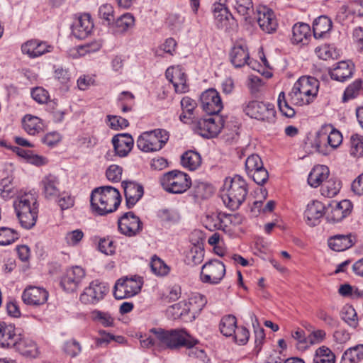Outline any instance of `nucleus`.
<instances>
[{
	"label": "nucleus",
	"instance_id": "nucleus-10",
	"mask_svg": "<svg viewBox=\"0 0 363 363\" xmlns=\"http://www.w3.org/2000/svg\"><path fill=\"white\" fill-rule=\"evenodd\" d=\"M225 272V266L221 261L211 259L202 266L200 279L205 284H218L223 279Z\"/></svg>",
	"mask_w": 363,
	"mask_h": 363
},
{
	"label": "nucleus",
	"instance_id": "nucleus-62",
	"mask_svg": "<svg viewBox=\"0 0 363 363\" xmlns=\"http://www.w3.org/2000/svg\"><path fill=\"white\" fill-rule=\"evenodd\" d=\"M204 255L203 249L199 246H194L191 247L188 258L194 264H200Z\"/></svg>",
	"mask_w": 363,
	"mask_h": 363
},
{
	"label": "nucleus",
	"instance_id": "nucleus-30",
	"mask_svg": "<svg viewBox=\"0 0 363 363\" xmlns=\"http://www.w3.org/2000/svg\"><path fill=\"white\" fill-rule=\"evenodd\" d=\"M329 174V168L327 166H315L308 175V183L311 186L316 188L328 179Z\"/></svg>",
	"mask_w": 363,
	"mask_h": 363
},
{
	"label": "nucleus",
	"instance_id": "nucleus-45",
	"mask_svg": "<svg viewBox=\"0 0 363 363\" xmlns=\"http://www.w3.org/2000/svg\"><path fill=\"white\" fill-rule=\"evenodd\" d=\"M289 98L287 99L284 91H281L278 96L277 105L280 112L287 118H292L295 116V110L289 104Z\"/></svg>",
	"mask_w": 363,
	"mask_h": 363
},
{
	"label": "nucleus",
	"instance_id": "nucleus-35",
	"mask_svg": "<svg viewBox=\"0 0 363 363\" xmlns=\"http://www.w3.org/2000/svg\"><path fill=\"white\" fill-rule=\"evenodd\" d=\"M182 166L191 171L196 170L201 164V157L196 151L189 150L181 157Z\"/></svg>",
	"mask_w": 363,
	"mask_h": 363
},
{
	"label": "nucleus",
	"instance_id": "nucleus-61",
	"mask_svg": "<svg viewBox=\"0 0 363 363\" xmlns=\"http://www.w3.org/2000/svg\"><path fill=\"white\" fill-rule=\"evenodd\" d=\"M108 120L110 122L111 128L118 130L123 129L128 126L129 123L127 119L117 116H107Z\"/></svg>",
	"mask_w": 363,
	"mask_h": 363
},
{
	"label": "nucleus",
	"instance_id": "nucleus-17",
	"mask_svg": "<svg viewBox=\"0 0 363 363\" xmlns=\"http://www.w3.org/2000/svg\"><path fill=\"white\" fill-rule=\"evenodd\" d=\"M21 335L13 325L0 322V347L15 348Z\"/></svg>",
	"mask_w": 363,
	"mask_h": 363
},
{
	"label": "nucleus",
	"instance_id": "nucleus-21",
	"mask_svg": "<svg viewBox=\"0 0 363 363\" xmlns=\"http://www.w3.org/2000/svg\"><path fill=\"white\" fill-rule=\"evenodd\" d=\"M94 24L89 14L79 16L72 26V33L78 39H84L91 34Z\"/></svg>",
	"mask_w": 363,
	"mask_h": 363
},
{
	"label": "nucleus",
	"instance_id": "nucleus-11",
	"mask_svg": "<svg viewBox=\"0 0 363 363\" xmlns=\"http://www.w3.org/2000/svg\"><path fill=\"white\" fill-rule=\"evenodd\" d=\"M108 291L109 288L106 283L95 280L84 289L79 299L84 304H96L104 299Z\"/></svg>",
	"mask_w": 363,
	"mask_h": 363
},
{
	"label": "nucleus",
	"instance_id": "nucleus-52",
	"mask_svg": "<svg viewBox=\"0 0 363 363\" xmlns=\"http://www.w3.org/2000/svg\"><path fill=\"white\" fill-rule=\"evenodd\" d=\"M350 154L354 157L363 155V140L358 134L352 135L350 139Z\"/></svg>",
	"mask_w": 363,
	"mask_h": 363
},
{
	"label": "nucleus",
	"instance_id": "nucleus-37",
	"mask_svg": "<svg viewBox=\"0 0 363 363\" xmlns=\"http://www.w3.org/2000/svg\"><path fill=\"white\" fill-rule=\"evenodd\" d=\"M363 359V345L359 344L346 350L340 363H359Z\"/></svg>",
	"mask_w": 363,
	"mask_h": 363
},
{
	"label": "nucleus",
	"instance_id": "nucleus-16",
	"mask_svg": "<svg viewBox=\"0 0 363 363\" xmlns=\"http://www.w3.org/2000/svg\"><path fill=\"white\" fill-rule=\"evenodd\" d=\"M253 17L254 22L256 21L265 33H272L277 30L278 24L272 10L265 6L258 7Z\"/></svg>",
	"mask_w": 363,
	"mask_h": 363
},
{
	"label": "nucleus",
	"instance_id": "nucleus-13",
	"mask_svg": "<svg viewBox=\"0 0 363 363\" xmlns=\"http://www.w3.org/2000/svg\"><path fill=\"white\" fill-rule=\"evenodd\" d=\"M201 104L203 110L210 116H219L223 108L218 92L213 89L203 91L201 95Z\"/></svg>",
	"mask_w": 363,
	"mask_h": 363
},
{
	"label": "nucleus",
	"instance_id": "nucleus-29",
	"mask_svg": "<svg viewBox=\"0 0 363 363\" xmlns=\"http://www.w3.org/2000/svg\"><path fill=\"white\" fill-rule=\"evenodd\" d=\"M233 6L237 12L243 17L249 24L254 23L255 15L252 0H234Z\"/></svg>",
	"mask_w": 363,
	"mask_h": 363
},
{
	"label": "nucleus",
	"instance_id": "nucleus-54",
	"mask_svg": "<svg viewBox=\"0 0 363 363\" xmlns=\"http://www.w3.org/2000/svg\"><path fill=\"white\" fill-rule=\"evenodd\" d=\"M340 189L339 182L330 179L327 181L321 189V193L327 197H333L337 194Z\"/></svg>",
	"mask_w": 363,
	"mask_h": 363
},
{
	"label": "nucleus",
	"instance_id": "nucleus-25",
	"mask_svg": "<svg viewBox=\"0 0 363 363\" xmlns=\"http://www.w3.org/2000/svg\"><path fill=\"white\" fill-rule=\"evenodd\" d=\"M52 47L46 42L38 40H30L21 46L22 52L30 57H37L46 52H51Z\"/></svg>",
	"mask_w": 363,
	"mask_h": 363
},
{
	"label": "nucleus",
	"instance_id": "nucleus-58",
	"mask_svg": "<svg viewBox=\"0 0 363 363\" xmlns=\"http://www.w3.org/2000/svg\"><path fill=\"white\" fill-rule=\"evenodd\" d=\"M99 16L109 25L114 20L113 6L108 4L101 5L99 9Z\"/></svg>",
	"mask_w": 363,
	"mask_h": 363
},
{
	"label": "nucleus",
	"instance_id": "nucleus-22",
	"mask_svg": "<svg viewBox=\"0 0 363 363\" xmlns=\"http://www.w3.org/2000/svg\"><path fill=\"white\" fill-rule=\"evenodd\" d=\"M326 207L318 201H313L307 205L304 217L307 225L313 227L319 224L320 218L325 214Z\"/></svg>",
	"mask_w": 363,
	"mask_h": 363
},
{
	"label": "nucleus",
	"instance_id": "nucleus-57",
	"mask_svg": "<svg viewBox=\"0 0 363 363\" xmlns=\"http://www.w3.org/2000/svg\"><path fill=\"white\" fill-rule=\"evenodd\" d=\"M84 238V233L80 229H77L72 231L67 232L65 235L66 243L69 246H75Z\"/></svg>",
	"mask_w": 363,
	"mask_h": 363
},
{
	"label": "nucleus",
	"instance_id": "nucleus-36",
	"mask_svg": "<svg viewBox=\"0 0 363 363\" xmlns=\"http://www.w3.org/2000/svg\"><path fill=\"white\" fill-rule=\"evenodd\" d=\"M191 191L194 198L198 199H206L213 194L214 189L212 185L206 182L194 181L192 184Z\"/></svg>",
	"mask_w": 363,
	"mask_h": 363
},
{
	"label": "nucleus",
	"instance_id": "nucleus-59",
	"mask_svg": "<svg viewBox=\"0 0 363 363\" xmlns=\"http://www.w3.org/2000/svg\"><path fill=\"white\" fill-rule=\"evenodd\" d=\"M361 86L362 81L359 79L354 81L352 84L347 86L344 92L342 98L343 101H347L350 99L354 98L360 90Z\"/></svg>",
	"mask_w": 363,
	"mask_h": 363
},
{
	"label": "nucleus",
	"instance_id": "nucleus-34",
	"mask_svg": "<svg viewBox=\"0 0 363 363\" xmlns=\"http://www.w3.org/2000/svg\"><path fill=\"white\" fill-rule=\"evenodd\" d=\"M16 344L15 349L23 356L35 358L38 355V350L34 341L24 339L21 335L20 340Z\"/></svg>",
	"mask_w": 363,
	"mask_h": 363
},
{
	"label": "nucleus",
	"instance_id": "nucleus-32",
	"mask_svg": "<svg viewBox=\"0 0 363 363\" xmlns=\"http://www.w3.org/2000/svg\"><path fill=\"white\" fill-rule=\"evenodd\" d=\"M333 26L330 18L326 16H320L313 23V35L315 38H321L328 33Z\"/></svg>",
	"mask_w": 363,
	"mask_h": 363
},
{
	"label": "nucleus",
	"instance_id": "nucleus-26",
	"mask_svg": "<svg viewBox=\"0 0 363 363\" xmlns=\"http://www.w3.org/2000/svg\"><path fill=\"white\" fill-rule=\"evenodd\" d=\"M115 152L119 157H125L133 146V139L128 133L118 134L112 138Z\"/></svg>",
	"mask_w": 363,
	"mask_h": 363
},
{
	"label": "nucleus",
	"instance_id": "nucleus-9",
	"mask_svg": "<svg viewBox=\"0 0 363 363\" xmlns=\"http://www.w3.org/2000/svg\"><path fill=\"white\" fill-rule=\"evenodd\" d=\"M243 111L252 118L269 123H274L275 121L274 106L269 103L252 101L243 106Z\"/></svg>",
	"mask_w": 363,
	"mask_h": 363
},
{
	"label": "nucleus",
	"instance_id": "nucleus-33",
	"mask_svg": "<svg viewBox=\"0 0 363 363\" xmlns=\"http://www.w3.org/2000/svg\"><path fill=\"white\" fill-rule=\"evenodd\" d=\"M23 126L25 131L31 135H35L43 130V124L40 118L30 115L23 117Z\"/></svg>",
	"mask_w": 363,
	"mask_h": 363
},
{
	"label": "nucleus",
	"instance_id": "nucleus-42",
	"mask_svg": "<svg viewBox=\"0 0 363 363\" xmlns=\"http://www.w3.org/2000/svg\"><path fill=\"white\" fill-rule=\"evenodd\" d=\"M122 282L131 297L140 291L143 285V281L140 277H125L122 279Z\"/></svg>",
	"mask_w": 363,
	"mask_h": 363
},
{
	"label": "nucleus",
	"instance_id": "nucleus-48",
	"mask_svg": "<svg viewBox=\"0 0 363 363\" xmlns=\"http://www.w3.org/2000/svg\"><path fill=\"white\" fill-rule=\"evenodd\" d=\"M249 317L252 320V323L254 328L255 333V342L256 347H259L265 337L264 330L259 327L258 319L254 313L250 312Z\"/></svg>",
	"mask_w": 363,
	"mask_h": 363
},
{
	"label": "nucleus",
	"instance_id": "nucleus-18",
	"mask_svg": "<svg viewBox=\"0 0 363 363\" xmlns=\"http://www.w3.org/2000/svg\"><path fill=\"white\" fill-rule=\"evenodd\" d=\"M165 77L173 84L177 93L188 91L186 74L179 66L168 67L165 72Z\"/></svg>",
	"mask_w": 363,
	"mask_h": 363
},
{
	"label": "nucleus",
	"instance_id": "nucleus-43",
	"mask_svg": "<svg viewBox=\"0 0 363 363\" xmlns=\"http://www.w3.org/2000/svg\"><path fill=\"white\" fill-rule=\"evenodd\" d=\"M206 303L207 299L205 296L201 294H195L189 298L187 304H189L192 311L191 313H193L196 318L206 306Z\"/></svg>",
	"mask_w": 363,
	"mask_h": 363
},
{
	"label": "nucleus",
	"instance_id": "nucleus-24",
	"mask_svg": "<svg viewBox=\"0 0 363 363\" xmlns=\"http://www.w3.org/2000/svg\"><path fill=\"white\" fill-rule=\"evenodd\" d=\"M167 315L172 319H182L185 322H191L195 316L191 313V308L186 301H180L169 306L167 311Z\"/></svg>",
	"mask_w": 363,
	"mask_h": 363
},
{
	"label": "nucleus",
	"instance_id": "nucleus-47",
	"mask_svg": "<svg viewBox=\"0 0 363 363\" xmlns=\"http://www.w3.org/2000/svg\"><path fill=\"white\" fill-rule=\"evenodd\" d=\"M150 267L152 272L159 276H165L169 272V267L157 255L152 257Z\"/></svg>",
	"mask_w": 363,
	"mask_h": 363
},
{
	"label": "nucleus",
	"instance_id": "nucleus-6",
	"mask_svg": "<svg viewBox=\"0 0 363 363\" xmlns=\"http://www.w3.org/2000/svg\"><path fill=\"white\" fill-rule=\"evenodd\" d=\"M193 130L205 138L216 137L224 127V119L220 116H210L208 118H194L191 121Z\"/></svg>",
	"mask_w": 363,
	"mask_h": 363
},
{
	"label": "nucleus",
	"instance_id": "nucleus-49",
	"mask_svg": "<svg viewBox=\"0 0 363 363\" xmlns=\"http://www.w3.org/2000/svg\"><path fill=\"white\" fill-rule=\"evenodd\" d=\"M18 239V233L12 228H0V245H7Z\"/></svg>",
	"mask_w": 363,
	"mask_h": 363
},
{
	"label": "nucleus",
	"instance_id": "nucleus-41",
	"mask_svg": "<svg viewBox=\"0 0 363 363\" xmlns=\"http://www.w3.org/2000/svg\"><path fill=\"white\" fill-rule=\"evenodd\" d=\"M335 355L332 350L325 346H321L315 350L313 363H335Z\"/></svg>",
	"mask_w": 363,
	"mask_h": 363
},
{
	"label": "nucleus",
	"instance_id": "nucleus-56",
	"mask_svg": "<svg viewBox=\"0 0 363 363\" xmlns=\"http://www.w3.org/2000/svg\"><path fill=\"white\" fill-rule=\"evenodd\" d=\"M251 177L254 182L259 185H264L268 180L269 174L267 170L262 166L259 169L253 171L252 173L248 174Z\"/></svg>",
	"mask_w": 363,
	"mask_h": 363
},
{
	"label": "nucleus",
	"instance_id": "nucleus-38",
	"mask_svg": "<svg viewBox=\"0 0 363 363\" xmlns=\"http://www.w3.org/2000/svg\"><path fill=\"white\" fill-rule=\"evenodd\" d=\"M292 32L293 35L291 40L293 43L296 44H306L308 41V38L311 36V28L309 26L303 23L298 25L296 24L293 27Z\"/></svg>",
	"mask_w": 363,
	"mask_h": 363
},
{
	"label": "nucleus",
	"instance_id": "nucleus-27",
	"mask_svg": "<svg viewBox=\"0 0 363 363\" xmlns=\"http://www.w3.org/2000/svg\"><path fill=\"white\" fill-rule=\"evenodd\" d=\"M357 242V237L352 234L336 235L328 240V246L334 251H344Z\"/></svg>",
	"mask_w": 363,
	"mask_h": 363
},
{
	"label": "nucleus",
	"instance_id": "nucleus-46",
	"mask_svg": "<svg viewBox=\"0 0 363 363\" xmlns=\"http://www.w3.org/2000/svg\"><path fill=\"white\" fill-rule=\"evenodd\" d=\"M135 18L131 13H127L119 17L115 24L117 31L123 33L134 26Z\"/></svg>",
	"mask_w": 363,
	"mask_h": 363
},
{
	"label": "nucleus",
	"instance_id": "nucleus-7",
	"mask_svg": "<svg viewBox=\"0 0 363 363\" xmlns=\"http://www.w3.org/2000/svg\"><path fill=\"white\" fill-rule=\"evenodd\" d=\"M169 138V132L166 130L155 129L140 135L137 140V146L146 152L159 151L167 143Z\"/></svg>",
	"mask_w": 363,
	"mask_h": 363
},
{
	"label": "nucleus",
	"instance_id": "nucleus-20",
	"mask_svg": "<svg viewBox=\"0 0 363 363\" xmlns=\"http://www.w3.org/2000/svg\"><path fill=\"white\" fill-rule=\"evenodd\" d=\"M121 185L124 189L126 206L128 208H132L143 196V187L139 184L129 181H123Z\"/></svg>",
	"mask_w": 363,
	"mask_h": 363
},
{
	"label": "nucleus",
	"instance_id": "nucleus-5",
	"mask_svg": "<svg viewBox=\"0 0 363 363\" xmlns=\"http://www.w3.org/2000/svg\"><path fill=\"white\" fill-rule=\"evenodd\" d=\"M247 186L245 181L240 175H235L230 180L227 192L222 196L224 203L230 209H238L245 200Z\"/></svg>",
	"mask_w": 363,
	"mask_h": 363
},
{
	"label": "nucleus",
	"instance_id": "nucleus-4",
	"mask_svg": "<svg viewBox=\"0 0 363 363\" xmlns=\"http://www.w3.org/2000/svg\"><path fill=\"white\" fill-rule=\"evenodd\" d=\"M13 206L21 226L26 229L32 228L38 218V206L35 196L26 193L18 197Z\"/></svg>",
	"mask_w": 363,
	"mask_h": 363
},
{
	"label": "nucleus",
	"instance_id": "nucleus-19",
	"mask_svg": "<svg viewBox=\"0 0 363 363\" xmlns=\"http://www.w3.org/2000/svg\"><path fill=\"white\" fill-rule=\"evenodd\" d=\"M230 59L235 67H242L247 65L255 69L252 61L250 58L248 48L245 44H235L230 52Z\"/></svg>",
	"mask_w": 363,
	"mask_h": 363
},
{
	"label": "nucleus",
	"instance_id": "nucleus-31",
	"mask_svg": "<svg viewBox=\"0 0 363 363\" xmlns=\"http://www.w3.org/2000/svg\"><path fill=\"white\" fill-rule=\"evenodd\" d=\"M353 65L345 61L337 63L336 66L330 72V77L339 82H344L352 75Z\"/></svg>",
	"mask_w": 363,
	"mask_h": 363
},
{
	"label": "nucleus",
	"instance_id": "nucleus-1",
	"mask_svg": "<svg viewBox=\"0 0 363 363\" xmlns=\"http://www.w3.org/2000/svg\"><path fill=\"white\" fill-rule=\"evenodd\" d=\"M90 202L94 212L104 216L118 208L121 202V196L119 191L113 186H101L92 191Z\"/></svg>",
	"mask_w": 363,
	"mask_h": 363
},
{
	"label": "nucleus",
	"instance_id": "nucleus-28",
	"mask_svg": "<svg viewBox=\"0 0 363 363\" xmlns=\"http://www.w3.org/2000/svg\"><path fill=\"white\" fill-rule=\"evenodd\" d=\"M43 194L45 199L51 200L55 199L60 195V191L58 188L59 181L56 177L49 174L45 177L43 181Z\"/></svg>",
	"mask_w": 363,
	"mask_h": 363
},
{
	"label": "nucleus",
	"instance_id": "nucleus-3",
	"mask_svg": "<svg viewBox=\"0 0 363 363\" xmlns=\"http://www.w3.org/2000/svg\"><path fill=\"white\" fill-rule=\"evenodd\" d=\"M319 82L312 77H301L294 84L288 97L291 104L302 106L310 104L317 96Z\"/></svg>",
	"mask_w": 363,
	"mask_h": 363
},
{
	"label": "nucleus",
	"instance_id": "nucleus-23",
	"mask_svg": "<svg viewBox=\"0 0 363 363\" xmlns=\"http://www.w3.org/2000/svg\"><path fill=\"white\" fill-rule=\"evenodd\" d=\"M48 298V293L43 288L28 286L23 292L22 300L27 305L39 306L44 304Z\"/></svg>",
	"mask_w": 363,
	"mask_h": 363
},
{
	"label": "nucleus",
	"instance_id": "nucleus-40",
	"mask_svg": "<svg viewBox=\"0 0 363 363\" xmlns=\"http://www.w3.org/2000/svg\"><path fill=\"white\" fill-rule=\"evenodd\" d=\"M219 328L220 333L226 336L230 337L233 335L237 328V320L235 316L233 315H225L222 318Z\"/></svg>",
	"mask_w": 363,
	"mask_h": 363
},
{
	"label": "nucleus",
	"instance_id": "nucleus-44",
	"mask_svg": "<svg viewBox=\"0 0 363 363\" xmlns=\"http://www.w3.org/2000/svg\"><path fill=\"white\" fill-rule=\"evenodd\" d=\"M16 192L11 178H4L0 181V196L2 199L5 200L11 199L16 195Z\"/></svg>",
	"mask_w": 363,
	"mask_h": 363
},
{
	"label": "nucleus",
	"instance_id": "nucleus-63",
	"mask_svg": "<svg viewBox=\"0 0 363 363\" xmlns=\"http://www.w3.org/2000/svg\"><path fill=\"white\" fill-rule=\"evenodd\" d=\"M32 98L39 104L46 103L48 100V92L42 87H35L31 91Z\"/></svg>",
	"mask_w": 363,
	"mask_h": 363
},
{
	"label": "nucleus",
	"instance_id": "nucleus-60",
	"mask_svg": "<svg viewBox=\"0 0 363 363\" xmlns=\"http://www.w3.org/2000/svg\"><path fill=\"white\" fill-rule=\"evenodd\" d=\"M122 172V167L116 164H112L107 169L106 175L109 181L112 182H117L121 179Z\"/></svg>",
	"mask_w": 363,
	"mask_h": 363
},
{
	"label": "nucleus",
	"instance_id": "nucleus-51",
	"mask_svg": "<svg viewBox=\"0 0 363 363\" xmlns=\"http://www.w3.org/2000/svg\"><path fill=\"white\" fill-rule=\"evenodd\" d=\"M341 318L350 327L355 328L358 325L357 313L352 306H346L341 313Z\"/></svg>",
	"mask_w": 363,
	"mask_h": 363
},
{
	"label": "nucleus",
	"instance_id": "nucleus-55",
	"mask_svg": "<svg viewBox=\"0 0 363 363\" xmlns=\"http://www.w3.org/2000/svg\"><path fill=\"white\" fill-rule=\"evenodd\" d=\"M263 162L258 155L252 154L249 156L245 161V169L248 174L252 173L253 171L262 167Z\"/></svg>",
	"mask_w": 363,
	"mask_h": 363
},
{
	"label": "nucleus",
	"instance_id": "nucleus-14",
	"mask_svg": "<svg viewBox=\"0 0 363 363\" xmlns=\"http://www.w3.org/2000/svg\"><path fill=\"white\" fill-rule=\"evenodd\" d=\"M121 233L132 237L138 234L143 229V223L132 211L125 213L118 221Z\"/></svg>",
	"mask_w": 363,
	"mask_h": 363
},
{
	"label": "nucleus",
	"instance_id": "nucleus-53",
	"mask_svg": "<svg viewBox=\"0 0 363 363\" xmlns=\"http://www.w3.org/2000/svg\"><path fill=\"white\" fill-rule=\"evenodd\" d=\"M91 317L94 320L99 322L104 327H110L113 324V318L106 312L94 310L91 312Z\"/></svg>",
	"mask_w": 363,
	"mask_h": 363
},
{
	"label": "nucleus",
	"instance_id": "nucleus-12",
	"mask_svg": "<svg viewBox=\"0 0 363 363\" xmlns=\"http://www.w3.org/2000/svg\"><path fill=\"white\" fill-rule=\"evenodd\" d=\"M352 209V204L349 200L340 202L332 201L325 211V218L328 222L335 223L341 221L349 216Z\"/></svg>",
	"mask_w": 363,
	"mask_h": 363
},
{
	"label": "nucleus",
	"instance_id": "nucleus-39",
	"mask_svg": "<svg viewBox=\"0 0 363 363\" xmlns=\"http://www.w3.org/2000/svg\"><path fill=\"white\" fill-rule=\"evenodd\" d=\"M181 106L183 112L179 116L180 120L185 123H191L196 118L193 116V111L196 106V101L189 97H184L181 101Z\"/></svg>",
	"mask_w": 363,
	"mask_h": 363
},
{
	"label": "nucleus",
	"instance_id": "nucleus-15",
	"mask_svg": "<svg viewBox=\"0 0 363 363\" xmlns=\"http://www.w3.org/2000/svg\"><path fill=\"white\" fill-rule=\"evenodd\" d=\"M85 277V271L79 266L73 267L67 270L62 277L60 286L64 291L72 293L77 291L79 285Z\"/></svg>",
	"mask_w": 363,
	"mask_h": 363
},
{
	"label": "nucleus",
	"instance_id": "nucleus-2",
	"mask_svg": "<svg viewBox=\"0 0 363 363\" xmlns=\"http://www.w3.org/2000/svg\"><path fill=\"white\" fill-rule=\"evenodd\" d=\"M150 332L162 345L171 350H177L182 347L191 348L199 343L198 340L184 329L165 330L162 328H152Z\"/></svg>",
	"mask_w": 363,
	"mask_h": 363
},
{
	"label": "nucleus",
	"instance_id": "nucleus-50",
	"mask_svg": "<svg viewBox=\"0 0 363 363\" xmlns=\"http://www.w3.org/2000/svg\"><path fill=\"white\" fill-rule=\"evenodd\" d=\"M213 12L216 19L221 23V26L225 25V22L228 21L230 18H233L228 8L225 7L221 4H218L214 6Z\"/></svg>",
	"mask_w": 363,
	"mask_h": 363
},
{
	"label": "nucleus",
	"instance_id": "nucleus-8",
	"mask_svg": "<svg viewBox=\"0 0 363 363\" xmlns=\"http://www.w3.org/2000/svg\"><path fill=\"white\" fill-rule=\"evenodd\" d=\"M160 183L166 191L182 194L190 188L191 180L187 174L179 170H172L163 174Z\"/></svg>",
	"mask_w": 363,
	"mask_h": 363
},
{
	"label": "nucleus",
	"instance_id": "nucleus-64",
	"mask_svg": "<svg viewBox=\"0 0 363 363\" xmlns=\"http://www.w3.org/2000/svg\"><path fill=\"white\" fill-rule=\"evenodd\" d=\"M113 296L118 300L131 297L130 295L128 294V291H126V289L122 282V279H120L116 281L114 286Z\"/></svg>",
	"mask_w": 363,
	"mask_h": 363
}]
</instances>
